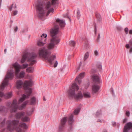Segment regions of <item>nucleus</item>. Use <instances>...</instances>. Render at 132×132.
<instances>
[{"label":"nucleus","instance_id":"obj_46","mask_svg":"<svg viewBox=\"0 0 132 132\" xmlns=\"http://www.w3.org/2000/svg\"><path fill=\"white\" fill-rule=\"evenodd\" d=\"M94 26H95V34H96V32H97V28L96 27V26L95 24Z\"/></svg>","mask_w":132,"mask_h":132},{"label":"nucleus","instance_id":"obj_53","mask_svg":"<svg viewBox=\"0 0 132 132\" xmlns=\"http://www.w3.org/2000/svg\"><path fill=\"white\" fill-rule=\"evenodd\" d=\"M127 121V119L125 118V119L123 120V122L124 123H125Z\"/></svg>","mask_w":132,"mask_h":132},{"label":"nucleus","instance_id":"obj_17","mask_svg":"<svg viewBox=\"0 0 132 132\" xmlns=\"http://www.w3.org/2000/svg\"><path fill=\"white\" fill-rule=\"evenodd\" d=\"M99 86L95 85H93L92 87V92L94 94L98 92L100 89Z\"/></svg>","mask_w":132,"mask_h":132},{"label":"nucleus","instance_id":"obj_59","mask_svg":"<svg viewBox=\"0 0 132 132\" xmlns=\"http://www.w3.org/2000/svg\"><path fill=\"white\" fill-rule=\"evenodd\" d=\"M14 8H16V4H15V6Z\"/></svg>","mask_w":132,"mask_h":132},{"label":"nucleus","instance_id":"obj_3","mask_svg":"<svg viewBox=\"0 0 132 132\" xmlns=\"http://www.w3.org/2000/svg\"><path fill=\"white\" fill-rule=\"evenodd\" d=\"M55 45L51 42L49 43L47 49L45 47L39 50V56L43 57L47 60L50 64L51 65L52 64L53 61L56 58L55 55H52L49 57L51 54L50 50L53 49Z\"/></svg>","mask_w":132,"mask_h":132},{"label":"nucleus","instance_id":"obj_41","mask_svg":"<svg viewBox=\"0 0 132 132\" xmlns=\"http://www.w3.org/2000/svg\"><path fill=\"white\" fill-rule=\"evenodd\" d=\"M94 53L95 55L96 56H97L98 54V52L97 50H95L94 51Z\"/></svg>","mask_w":132,"mask_h":132},{"label":"nucleus","instance_id":"obj_7","mask_svg":"<svg viewBox=\"0 0 132 132\" xmlns=\"http://www.w3.org/2000/svg\"><path fill=\"white\" fill-rule=\"evenodd\" d=\"M32 85V83L31 81H26L23 84V88L27 92L26 94L27 96L23 94L22 97L20 98L19 101L20 102H22L26 98H28L32 92V89L29 87V86L31 87Z\"/></svg>","mask_w":132,"mask_h":132},{"label":"nucleus","instance_id":"obj_13","mask_svg":"<svg viewBox=\"0 0 132 132\" xmlns=\"http://www.w3.org/2000/svg\"><path fill=\"white\" fill-rule=\"evenodd\" d=\"M123 132H132V122L126 123L123 128Z\"/></svg>","mask_w":132,"mask_h":132},{"label":"nucleus","instance_id":"obj_12","mask_svg":"<svg viewBox=\"0 0 132 132\" xmlns=\"http://www.w3.org/2000/svg\"><path fill=\"white\" fill-rule=\"evenodd\" d=\"M47 35L46 34H43L41 36L40 39L37 42V44L39 46H43L46 43V38Z\"/></svg>","mask_w":132,"mask_h":132},{"label":"nucleus","instance_id":"obj_6","mask_svg":"<svg viewBox=\"0 0 132 132\" xmlns=\"http://www.w3.org/2000/svg\"><path fill=\"white\" fill-rule=\"evenodd\" d=\"M28 55V52L24 53L22 56L20 62L21 63H24L26 59L28 58V62L30 63L29 65L32 66L36 63V61L35 59L37 57V55L36 53L34 52L30 53L29 56Z\"/></svg>","mask_w":132,"mask_h":132},{"label":"nucleus","instance_id":"obj_34","mask_svg":"<svg viewBox=\"0 0 132 132\" xmlns=\"http://www.w3.org/2000/svg\"><path fill=\"white\" fill-rule=\"evenodd\" d=\"M101 114V110L98 111L96 113V116L97 117H98L99 115Z\"/></svg>","mask_w":132,"mask_h":132},{"label":"nucleus","instance_id":"obj_4","mask_svg":"<svg viewBox=\"0 0 132 132\" xmlns=\"http://www.w3.org/2000/svg\"><path fill=\"white\" fill-rule=\"evenodd\" d=\"M73 115L71 114L68 118L67 117H64L62 119L61 122L59 124V132H64L66 128L65 124L68 120V122L69 126L68 129L69 132H71L72 130V123L74 121L73 119Z\"/></svg>","mask_w":132,"mask_h":132},{"label":"nucleus","instance_id":"obj_28","mask_svg":"<svg viewBox=\"0 0 132 132\" xmlns=\"http://www.w3.org/2000/svg\"><path fill=\"white\" fill-rule=\"evenodd\" d=\"M89 53L88 52H87L85 54L84 60V61H86L87 59L89 57Z\"/></svg>","mask_w":132,"mask_h":132},{"label":"nucleus","instance_id":"obj_39","mask_svg":"<svg viewBox=\"0 0 132 132\" xmlns=\"http://www.w3.org/2000/svg\"><path fill=\"white\" fill-rule=\"evenodd\" d=\"M128 28L126 27L125 28V31L126 34H127L128 33Z\"/></svg>","mask_w":132,"mask_h":132},{"label":"nucleus","instance_id":"obj_30","mask_svg":"<svg viewBox=\"0 0 132 132\" xmlns=\"http://www.w3.org/2000/svg\"><path fill=\"white\" fill-rule=\"evenodd\" d=\"M80 16L81 14L80 13V11L79 9H78L77 13V17L78 19H79L80 18Z\"/></svg>","mask_w":132,"mask_h":132},{"label":"nucleus","instance_id":"obj_19","mask_svg":"<svg viewBox=\"0 0 132 132\" xmlns=\"http://www.w3.org/2000/svg\"><path fill=\"white\" fill-rule=\"evenodd\" d=\"M23 84V83L22 80H17L16 82L17 88L18 89L21 88Z\"/></svg>","mask_w":132,"mask_h":132},{"label":"nucleus","instance_id":"obj_55","mask_svg":"<svg viewBox=\"0 0 132 132\" xmlns=\"http://www.w3.org/2000/svg\"><path fill=\"white\" fill-rule=\"evenodd\" d=\"M82 64V62H80L79 64V68H80V66Z\"/></svg>","mask_w":132,"mask_h":132},{"label":"nucleus","instance_id":"obj_42","mask_svg":"<svg viewBox=\"0 0 132 132\" xmlns=\"http://www.w3.org/2000/svg\"><path fill=\"white\" fill-rule=\"evenodd\" d=\"M57 64H58L57 62V61H56L55 63H54V68L56 67L57 65Z\"/></svg>","mask_w":132,"mask_h":132},{"label":"nucleus","instance_id":"obj_2","mask_svg":"<svg viewBox=\"0 0 132 132\" xmlns=\"http://www.w3.org/2000/svg\"><path fill=\"white\" fill-rule=\"evenodd\" d=\"M79 89L78 86L76 83H73L67 91L68 96L70 99L73 98L77 101L80 99H82L84 97L85 98H89L90 97V93L88 92H84L82 95L81 92H79L76 94V92H77Z\"/></svg>","mask_w":132,"mask_h":132},{"label":"nucleus","instance_id":"obj_61","mask_svg":"<svg viewBox=\"0 0 132 132\" xmlns=\"http://www.w3.org/2000/svg\"><path fill=\"white\" fill-rule=\"evenodd\" d=\"M10 21L12 23L13 22V21L12 20H11Z\"/></svg>","mask_w":132,"mask_h":132},{"label":"nucleus","instance_id":"obj_36","mask_svg":"<svg viewBox=\"0 0 132 132\" xmlns=\"http://www.w3.org/2000/svg\"><path fill=\"white\" fill-rule=\"evenodd\" d=\"M28 66V64H23L22 65V68L23 69H25Z\"/></svg>","mask_w":132,"mask_h":132},{"label":"nucleus","instance_id":"obj_14","mask_svg":"<svg viewBox=\"0 0 132 132\" xmlns=\"http://www.w3.org/2000/svg\"><path fill=\"white\" fill-rule=\"evenodd\" d=\"M100 76L99 75L94 74L92 75V79L93 82L95 84H99L100 83Z\"/></svg>","mask_w":132,"mask_h":132},{"label":"nucleus","instance_id":"obj_50","mask_svg":"<svg viewBox=\"0 0 132 132\" xmlns=\"http://www.w3.org/2000/svg\"><path fill=\"white\" fill-rule=\"evenodd\" d=\"M116 125V122H113L112 123V125L113 126H114Z\"/></svg>","mask_w":132,"mask_h":132},{"label":"nucleus","instance_id":"obj_64","mask_svg":"<svg viewBox=\"0 0 132 132\" xmlns=\"http://www.w3.org/2000/svg\"><path fill=\"white\" fill-rule=\"evenodd\" d=\"M1 119V118H0V119Z\"/></svg>","mask_w":132,"mask_h":132},{"label":"nucleus","instance_id":"obj_15","mask_svg":"<svg viewBox=\"0 0 132 132\" xmlns=\"http://www.w3.org/2000/svg\"><path fill=\"white\" fill-rule=\"evenodd\" d=\"M12 92H9L4 94L3 92L0 91V96L1 97H4L5 99H9L12 97Z\"/></svg>","mask_w":132,"mask_h":132},{"label":"nucleus","instance_id":"obj_24","mask_svg":"<svg viewBox=\"0 0 132 132\" xmlns=\"http://www.w3.org/2000/svg\"><path fill=\"white\" fill-rule=\"evenodd\" d=\"M34 68L33 67H30L27 68L26 70V71L29 73L33 72Z\"/></svg>","mask_w":132,"mask_h":132},{"label":"nucleus","instance_id":"obj_47","mask_svg":"<svg viewBox=\"0 0 132 132\" xmlns=\"http://www.w3.org/2000/svg\"><path fill=\"white\" fill-rule=\"evenodd\" d=\"M18 13V11H15L13 12V15H16Z\"/></svg>","mask_w":132,"mask_h":132},{"label":"nucleus","instance_id":"obj_8","mask_svg":"<svg viewBox=\"0 0 132 132\" xmlns=\"http://www.w3.org/2000/svg\"><path fill=\"white\" fill-rule=\"evenodd\" d=\"M28 103V101H26L24 102L21 106L18 107L17 103V100L15 99L13 100L11 105H10L11 103L10 102L6 104V105L10 108H13L11 109L10 110V112L12 113L16 112L18 108L20 110H22L25 107Z\"/></svg>","mask_w":132,"mask_h":132},{"label":"nucleus","instance_id":"obj_52","mask_svg":"<svg viewBox=\"0 0 132 132\" xmlns=\"http://www.w3.org/2000/svg\"><path fill=\"white\" fill-rule=\"evenodd\" d=\"M129 52L130 53H132V47L131 48Z\"/></svg>","mask_w":132,"mask_h":132},{"label":"nucleus","instance_id":"obj_58","mask_svg":"<svg viewBox=\"0 0 132 132\" xmlns=\"http://www.w3.org/2000/svg\"><path fill=\"white\" fill-rule=\"evenodd\" d=\"M103 132H107V131L106 130H104Z\"/></svg>","mask_w":132,"mask_h":132},{"label":"nucleus","instance_id":"obj_56","mask_svg":"<svg viewBox=\"0 0 132 132\" xmlns=\"http://www.w3.org/2000/svg\"><path fill=\"white\" fill-rule=\"evenodd\" d=\"M4 52L5 53H6V49H5L4 50Z\"/></svg>","mask_w":132,"mask_h":132},{"label":"nucleus","instance_id":"obj_57","mask_svg":"<svg viewBox=\"0 0 132 132\" xmlns=\"http://www.w3.org/2000/svg\"><path fill=\"white\" fill-rule=\"evenodd\" d=\"M43 100L44 101H46V99L44 97H43Z\"/></svg>","mask_w":132,"mask_h":132},{"label":"nucleus","instance_id":"obj_25","mask_svg":"<svg viewBox=\"0 0 132 132\" xmlns=\"http://www.w3.org/2000/svg\"><path fill=\"white\" fill-rule=\"evenodd\" d=\"M95 15L98 21L100 22L102 21V19L100 14L98 13H96Z\"/></svg>","mask_w":132,"mask_h":132},{"label":"nucleus","instance_id":"obj_60","mask_svg":"<svg viewBox=\"0 0 132 132\" xmlns=\"http://www.w3.org/2000/svg\"><path fill=\"white\" fill-rule=\"evenodd\" d=\"M0 97H1L0 96ZM2 101V99L0 98V102L1 101Z\"/></svg>","mask_w":132,"mask_h":132},{"label":"nucleus","instance_id":"obj_63","mask_svg":"<svg viewBox=\"0 0 132 132\" xmlns=\"http://www.w3.org/2000/svg\"><path fill=\"white\" fill-rule=\"evenodd\" d=\"M22 31L23 32H24V31Z\"/></svg>","mask_w":132,"mask_h":132},{"label":"nucleus","instance_id":"obj_22","mask_svg":"<svg viewBox=\"0 0 132 132\" xmlns=\"http://www.w3.org/2000/svg\"><path fill=\"white\" fill-rule=\"evenodd\" d=\"M7 108L5 106H0V112L2 113L7 112Z\"/></svg>","mask_w":132,"mask_h":132},{"label":"nucleus","instance_id":"obj_40","mask_svg":"<svg viewBox=\"0 0 132 132\" xmlns=\"http://www.w3.org/2000/svg\"><path fill=\"white\" fill-rule=\"evenodd\" d=\"M13 5V4L11 5V6H9L8 7V8H9V10L10 11H11L12 10Z\"/></svg>","mask_w":132,"mask_h":132},{"label":"nucleus","instance_id":"obj_16","mask_svg":"<svg viewBox=\"0 0 132 132\" xmlns=\"http://www.w3.org/2000/svg\"><path fill=\"white\" fill-rule=\"evenodd\" d=\"M24 115L25 112L23 111L18 112L15 115V118L17 119H21Z\"/></svg>","mask_w":132,"mask_h":132},{"label":"nucleus","instance_id":"obj_54","mask_svg":"<svg viewBox=\"0 0 132 132\" xmlns=\"http://www.w3.org/2000/svg\"><path fill=\"white\" fill-rule=\"evenodd\" d=\"M97 122H102V121L100 119H99L97 121Z\"/></svg>","mask_w":132,"mask_h":132},{"label":"nucleus","instance_id":"obj_37","mask_svg":"<svg viewBox=\"0 0 132 132\" xmlns=\"http://www.w3.org/2000/svg\"><path fill=\"white\" fill-rule=\"evenodd\" d=\"M100 34H98L97 38L96 40L97 42H98L99 41L100 39Z\"/></svg>","mask_w":132,"mask_h":132},{"label":"nucleus","instance_id":"obj_1","mask_svg":"<svg viewBox=\"0 0 132 132\" xmlns=\"http://www.w3.org/2000/svg\"><path fill=\"white\" fill-rule=\"evenodd\" d=\"M58 3V0H51L47 4L43 0H38L36 5V11L38 14V17L42 19L46 15L48 16L50 13L54 12L53 7L55 6Z\"/></svg>","mask_w":132,"mask_h":132},{"label":"nucleus","instance_id":"obj_43","mask_svg":"<svg viewBox=\"0 0 132 132\" xmlns=\"http://www.w3.org/2000/svg\"><path fill=\"white\" fill-rule=\"evenodd\" d=\"M126 114L127 116L129 117V116L130 113L129 111H127L126 112Z\"/></svg>","mask_w":132,"mask_h":132},{"label":"nucleus","instance_id":"obj_48","mask_svg":"<svg viewBox=\"0 0 132 132\" xmlns=\"http://www.w3.org/2000/svg\"><path fill=\"white\" fill-rule=\"evenodd\" d=\"M129 43L130 45L132 46V38L129 40Z\"/></svg>","mask_w":132,"mask_h":132},{"label":"nucleus","instance_id":"obj_10","mask_svg":"<svg viewBox=\"0 0 132 132\" xmlns=\"http://www.w3.org/2000/svg\"><path fill=\"white\" fill-rule=\"evenodd\" d=\"M12 67H14V68L16 75L17 77L19 78H22L24 77L25 74L24 72L21 71L19 74L20 71V69L21 68V66L19 63L17 62H15L13 64Z\"/></svg>","mask_w":132,"mask_h":132},{"label":"nucleus","instance_id":"obj_11","mask_svg":"<svg viewBox=\"0 0 132 132\" xmlns=\"http://www.w3.org/2000/svg\"><path fill=\"white\" fill-rule=\"evenodd\" d=\"M14 76V70L13 69L11 70L9 69L7 72L4 80L6 81V82H8L9 80H12Z\"/></svg>","mask_w":132,"mask_h":132},{"label":"nucleus","instance_id":"obj_29","mask_svg":"<svg viewBox=\"0 0 132 132\" xmlns=\"http://www.w3.org/2000/svg\"><path fill=\"white\" fill-rule=\"evenodd\" d=\"M96 66L100 70V71L101 70H102V66L101 64L100 63H97V64L96 65Z\"/></svg>","mask_w":132,"mask_h":132},{"label":"nucleus","instance_id":"obj_38","mask_svg":"<svg viewBox=\"0 0 132 132\" xmlns=\"http://www.w3.org/2000/svg\"><path fill=\"white\" fill-rule=\"evenodd\" d=\"M117 30L118 31H121L122 29V28L120 26H117Z\"/></svg>","mask_w":132,"mask_h":132},{"label":"nucleus","instance_id":"obj_45","mask_svg":"<svg viewBox=\"0 0 132 132\" xmlns=\"http://www.w3.org/2000/svg\"><path fill=\"white\" fill-rule=\"evenodd\" d=\"M18 29V28L17 26H16L15 28H14V31L15 32H16Z\"/></svg>","mask_w":132,"mask_h":132},{"label":"nucleus","instance_id":"obj_31","mask_svg":"<svg viewBox=\"0 0 132 132\" xmlns=\"http://www.w3.org/2000/svg\"><path fill=\"white\" fill-rule=\"evenodd\" d=\"M85 72H82L77 77H78L80 79H81L84 76Z\"/></svg>","mask_w":132,"mask_h":132},{"label":"nucleus","instance_id":"obj_62","mask_svg":"<svg viewBox=\"0 0 132 132\" xmlns=\"http://www.w3.org/2000/svg\"><path fill=\"white\" fill-rule=\"evenodd\" d=\"M69 18V20H70V21L71 19H70V18Z\"/></svg>","mask_w":132,"mask_h":132},{"label":"nucleus","instance_id":"obj_27","mask_svg":"<svg viewBox=\"0 0 132 132\" xmlns=\"http://www.w3.org/2000/svg\"><path fill=\"white\" fill-rule=\"evenodd\" d=\"M29 118L27 116L23 117L22 118L21 120L22 121L26 122L29 120Z\"/></svg>","mask_w":132,"mask_h":132},{"label":"nucleus","instance_id":"obj_5","mask_svg":"<svg viewBox=\"0 0 132 132\" xmlns=\"http://www.w3.org/2000/svg\"><path fill=\"white\" fill-rule=\"evenodd\" d=\"M19 120H13L12 121L11 120H7L6 121V129L10 131H13L15 129L17 132H25V130H22L18 127L19 124Z\"/></svg>","mask_w":132,"mask_h":132},{"label":"nucleus","instance_id":"obj_9","mask_svg":"<svg viewBox=\"0 0 132 132\" xmlns=\"http://www.w3.org/2000/svg\"><path fill=\"white\" fill-rule=\"evenodd\" d=\"M59 28V27L58 26H55L54 28L51 29L50 31V36L52 37L50 41L55 45L58 44L60 40L58 37L55 36L58 33Z\"/></svg>","mask_w":132,"mask_h":132},{"label":"nucleus","instance_id":"obj_49","mask_svg":"<svg viewBox=\"0 0 132 132\" xmlns=\"http://www.w3.org/2000/svg\"><path fill=\"white\" fill-rule=\"evenodd\" d=\"M126 47L127 48H129V44H126Z\"/></svg>","mask_w":132,"mask_h":132},{"label":"nucleus","instance_id":"obj_23","mask_svg":"<svg viewBox=\"0 0 132 132\" xmlns=\"http://www.w3.org/2000/svg\"><path fill=\"white\" fill-rule=\"evenodd\" d=\"M36 98L35 97H32L30 99V104L35 105L36 103Z\"/></svg>","mask_w":132,"mask_h":132},{"label":"nucleus","instance_id":"obj_51","mask_svg":"<svg viewBox=\"0 0 132 132\" xmlns=\"http://www.w3.org/2000/svg\"><path fill=\"white\" fill-rule=\"evenodd\" d=\"M129 33L130 34H132V29L129 30Z\"/></svg>","mask_w":132,"mask_h":132},{"label":"nucleus","instance_id":"obj_32","mask_svg":"<svg viewBox=\"0 0 132 132\" xmlns=\"http://www.w3.org/2000/svg\"><path fill=\"white\" fill-rule=\"evenodd\" d=\"M69 44L70 46H74L75 45V42L74 41L71 40L69 42Z\"/></svg>","mask_w":132,"mask_h":132},{"label":"nucleus","instance_id":"obj_20","mask_svg":"<svg viewBox=\"0 0 132 132\" xmlns=\"http://www.w3.org/2000/svg\"><path fill=\"white\" fill-rule=\"evenodd\" d=\"M9 83L8 82H6V81L4 80L2 82V84L0 86V90L3 91L6 86H7L8 85Z\"/></svg>","mask_w":132,"mask_h":132},{"label":"nucleus","instance_id":"obj_35","mask_svg":"<svg viewBox=\"0 0 132 132\" xmlns=\"http://www.w3.org/2000/svg\"><path fill=\"white\" fill-rule=\"evenodd\" d=\"M80 79V78H79L78 77H76L75 79V81H78V83L79 84H80L81 83V79Z\"/></svg>","mask_w":132,"mask_h":132},{"label":"nucleus","instance_id":"obj_33","mask_svg":"<svg viewBox=\"0 0 132 132\" xmlns=\"http://www.w3.org/2000/svg\"><path fill=\"white\" fill-rule=\"evenodd\" d=\"M80 110V109H76L74 111V114L75 115L77 114L79 112Z\"/></svg>","mask_w":132,"mask_h":132},{"label":"nucleus","instance_id":"obj_21","mask_svg":"<svg viewBox=\"0 0 132 132\" xmlns=\"http://www.w3.org/2000/svg\"><path fill=\"white\" fill-rule=\"evenodd\" d=\"M19 127H20L22 128H24L23 129H22V130H25V132H26V130H24V129H27L28 127L26 125V124L25 123L20 122L19 125Z\"/></svg>","mask_w":132,"mask_h":132},{"label":"nucleus","instance_id":"obj_44","mask_svg":"<svg viewBox=\"0 0 132 132\" xmlns=\"http://www.w3.org/2000/svg\"><path fill=\"white\" fill-rule=\"evenodd\" d=\"M111 93L113 95H114V92L113 89V88H111Z\"/></svg>","mask_w":132,"mask_h":132},{"label":"nucleus","instance_id":"obj_26","mask_svg":"<svg viewBox=\"0 0 132 132\" xmlns=\"http://www.w3.org/2000/svg\"><path fill=\"white\" fill-rule=\"evenodd\" d=\"M6 120V119L4 118V119L3 121L0 123V127H3L5 126Z\"/></svg>","mask_w":132,"mask_h":132},{"label":"nucleus","instance_id":"obj_18","mask_svg":"<svg viewBox=\"0 0 132 132\" xmlns=\"http://www.w3.org/2000/svg\"><path fill=\"white\" fill-rule=\"evenodd\" d=\"M56 22L59 24L61 28L65 26V22L62 20L58 18L56 19Z\"/></svg>","mask_w":132,"mask_h":132}]
</instances>
